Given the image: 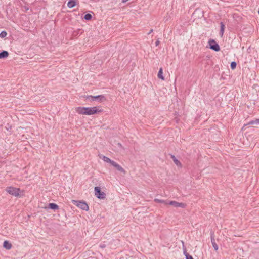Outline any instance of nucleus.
<instances>
[{
    "label": "nucleus",
    "instance_id": "1",
    "mask_svg": "<svg viewBox=\"0 0 259 259\" xmlns=\"http://www.w3.org/2000/svg\"><path fill=\"white\" fill-rule=\"evenodd\" d=\"M76 112L82 115H91L98 113L102 112V110L98 109L97 107H78L75 109Z\"/></svg>",
    "mask_w": 259,
    "mask_h": 259
},
{
    "label": "nucleus",
    "instance_id": "2",
    "mask_svg": "<svg viewBox=\"0 0 259 259\" xmlns=\"http://www.w3.org/2000/svg\"><path fill=\"white\" fill-rule=\"evenodd\" d=\"M6 191L13 196L16 197L20 196V190L19 188L10 186L6 188Z\"/></svg>",
    "mask_w": 259,
    "mask_h": 259
},
{
    "label": "nucleus",
    "instance_id": "3",
    "mask_svg": "<svg viewBox=\"0 0 259 259\" xmlns=\"http://www.w3.org/2000/svg\"><path fill=\"white\" fill-rule=\"evenodd\" d=\"M87 99L91 100L92 101L98 100L99 102H102L106 100V97L104 95L92 96L89 95L86 97Z\"/></svg>",
    "mask_w": 259,
    "mask_h": 259
},
{
    "label": "nucleus",
    "instance_id": "4",
    "mask_svg": "<svg viewBox=\"0 0 259 259\" xmlns=\"http://www.w3.org/2000/svg\"><path fill=\"white\" fill-rule=\"evenodd\" d=\"M95 195L98 198L100 199H104L106 197V194L104 192H101L100 187L98 186L95 187Z\"/></svg>",
    "mask_w": 259,
    "mask_h": 259
},
{
    "label": "nucleus",
    "instance_id": "5",
    "mask_svg": "<svg viewBox=\"0 0 259 259\" xmlns=\"http://www.w3.org/2000/svg\"><path fill=\"white\" fill-rule=\"evenodd\" d=\"M208 44L209 45V48L215 52H218L220 51V48L219 45L216 41L212 39H210L208 41Z\"/></svg>",
    "mask_w": 259,
    "mask_h": 259
},
{
    "label": "nucleus",
    "instance_id": "6",
    "mask_svg": "<svg viewBox=\"0 0 259 259\" xmlns=\"http://www.w3.org/2000/svg\"><path fill=\"white\" fill-rule=\"evenodd\" d=\"M165 204H169L175 207L185 208L186 206L185 203H180L175 201H170L168 203H165Z\"/></svg>",
    "mask_w": 259,
    "mask_h": 259
},
{
    "label": "nucleus",
    "instance_id": "7",
    "mask_svg": "<svg viewBox=\"0 0 259 259\" xmlns=\"http://www.w3.org/2000/svg\"><path fill=\"white\" fill-rule=\"evenodd\" d=\"M210 239L213 248L215 251H217L219 248L215 241V235L214 232L211 231L210 232Z\"/></svg>",
    "mask_w": 259,
    "mask_h": 259
},
{
    "label": "nucleus",
    "instance_id": "8",
    "mask_svg": "<svg viewBox=\"0 0 259 259\" xmlns=\"http://www.w3.org/2000/svg\"><path fill=\"white\" fill-rule=\"evenodd\" d=\"M77 206L83 210L88 211L89 210V206L87 203L84 202L78 201Z\"/></svg>",
    "mask_w": 259,
    "mask_h": 259
},
{
    "label": "nucleus",
    "instance_id": "9",
    "mask_svg": "<svg viewBox=\"0 0 259 259\" xmlns=\"http://www.w3.org/2000/svg\"><path fill=\"white\" fill-rule=\"evenodd\" d=\"M111 165L113 166H114L115 168H116V169L118 170V171H119L123 174H125L126 171L124 170V169L123 168H122L119 164L117 163L114 161H112Z\"/></svg>",
    "mask_w": 259,
    "mask_h": 259
},
{
    "label": "nucleus",
    "instance_id": "10",
    "mask_svg": "<svg viewBox=\"0 0 259 259\" xmlns=\"http://www.w3.org/2000/svg\"><path fill=\"white\" fill-rule=\"evenodd\" d=\"M48 208L49 209L55 210L59 208V206L56 203H50L48 204Z\"/></svg>",
    "mask_w": 259,
    "mask_h": 259
},
{
    "label": "nucleus",
    "instance_id": "11",
    "mask_svg": "<svg viewBox=\"0 0 259 259\" xmlns=\"http://www.w3.org/2000/svg\"><path fill=\"white\" fill-rule=\"evenodd\" d=\"M3 246L6 249L9 250L11 249L12 245L8 241L6 240L4 242Z\"/></svg>",
    "mask_w": 259,
    "mask_h": 259
},
{
    "label": "nucleus",
    "instance_id": "12",
    "mask_svg": "<svg viewBox=\"0 0 259 259\" xmlns=\"http://www.w3.org/2000/svg\"><path fill=\"white\" fill-rule=\"evenodd\" d=\"M171 158L172 159L175 164L178 167H182V164L179 160H178L174 155H171Z\"/></svg>",
    "mask_w": 259,
    "mask_h": 259
},
{
    "label": "nucleus",
    "instance_id": "13",
    "mask_svg": "<svg viewBox=\"0 0 259 259\" xmlns=\"http://www.w3.org/2000/svg\"><path fill=\"white\" fill-rule=\"evenodd\" d=\"M76 5V0H69L67 3V6L70 8H73Z\"/></svg>",
    "mask_w": 259,
    "mask_h": 259
},
{
    "label": "nucleus",
    "instance_id": "14",
    "mask_svg": "<svg viewBox=\"0 0 259 259\" xmlns=\"http://www.w3.org/2000/svg\"><path fill=\"white\" fill-rule=\"evenodd\" d=\"M9 55V53L7 51H3L0 52V58H7Z\"/></svg>",
    "mask_w": 259,
    "mask_h": 259
},
{
    "label": "nucleus",
    "instance_id": "15",
    "mask_svg": "<svg viewBox=\"0 0 259 259\" xmlns=\"http://www.w3.org/2000/svg\"><path fill=\"white\" fill-rule=\"evenodd\" d=\"M225 29V25L223 24L222 22L220 23V35L222 37L224 34Z\"/></svg>",
    "mask_w": 259,
    "mask_h": 259
},
{
    "label": "nucleus",
    "instance_id": "16",
    "mask_svg": "<svg viewBox=\"0 0 259 259\" xmlns=\"http://www.w3.org/2000/svg\"><path fill=\"white\" fill-rule=\"evenodd\" d=\"M157 76L159 78L161 79L162 80H164V77L163 75V70L162 68H160L159 70V71L158 72Z\"/></svg>",
    "mask_w": 259,
    "mask_h": 259
},
{
    "label": "nucleus",
    "instance_id": "17",
    "mask_svg": "<svg viewBox=\"0 0 259 259\" xmlns=\"http://www.w3.org/2000/svg\"><path fill=\"white\" fill-rule=\"evenodd\" d=\"M248 125L259 124V119H256L255 120H251L248 122Z\"/></svg>",
    "mask_w": 259,
    "mask_h": 259
},
{
    "label": "nucleus",
    "instance_id": "18",
    "mask_svg": "<svg viewBox=\"0 0 259 259\" xmlns=\"http://www.w3.org/2000/svg\"><path fill=\"white\" fill-rule=\"evenodd\" d=\"M102 159L104 161L107 163H110L111 164H112V161H113V160H111L109 158L105 156L103 157Z\"/></svg>",
    "mask_w": 259,
    "mask_h": 259
},
{
    "label": "nucleus",
    "instance_id": "19",
    "mask_svg": "<svg viewBox=\"0 0 259 259\" xmlns=\"http://www.w3.org/2000/svg\"><path fill=\"white\" fill-rule=\"evenodd\" d=\"M182 243L183 244V253L185 255V256H186V255H187L188 254H189L188 253H187V252L186 247L184 245V242L183 241H182Z\"/></svg>",
    "mask_w": 259,
    "mask_h": 259
},
{
    "label": "nucleus",
    "instance_id": "20",
    "mask_svg": "<svg viewBox=\"0 0 259 259\" xmlns=\"http://www.w3.org/2000/svg\"><path fill=\"white\" fill-rule=\"evenodd\" d=\"M83 18L86 20H90L92 18V16L91 14L88 13L84 16Z\"/></svg>",
    "mask_w": 259,
    "mask_h": 259
},
{
    "label": "nucleus",
    "instance_id": "21",
    "mask_svg": "<svg viewBox=\"0 0 259 259\" xmlns=\"http://www.w3.org/2000/svg\"><path fill=\"white\" fill-rule=\"evenodd\" d=\"M236 63L234 61H232L230 64V67L232 69H234L236 67Z\"/></svg>",
    "mask_w": 259,
    "mask_h": 259
},
{
    "label": "nucleus",
    "instance_id": "22",
    "mask_svg": "<svg viewBox=\"0 0 259 259\" xmlns=\"http://www.w3.org/2000/svg\"><path fill=\"white\" fill-rule=\"evenodd\" d=\"M7 33L5 31H3L0 33V37L1 38H4L6 36Z\"/></svg>",
    "mask_w": 259,
    "mask_h": 259
},
{
    "label": "nucleus",
    "instance_id": "23",
    "mask_svg": "<svg viewBox=\"0 0 259 259\" xmlns=\"http://www.w3.org/2000/svg\"><path fill=\"white\" fill-rule=\"evenodd\" d=\"M154 201L156 202H158V203H165L164 200H160V199H155Z\"/></svg>",
    "mask_w": 259,
    "mask_h": 259
},
{
    "label": "nucleus",
    "instance_id": "24",
    "mask_svg": "<svg viewBox=\"0 0 259 259\" xmlns=\"http://www.w3.org/2000/svg\"><path fill=\"white\" fill-rule=\"evenodd\" d=\"M186 259H193V258L191 255L188 254L186 256Z\"/></svg>",
    "mask_w": 259,
    "mask_h": 259
},
{
    "label": "nucleus",
    "instance_id": "25",
    "mask_svg": "<svg viewBox=\"0 0 259 259\" xmlns=\"http://www.w3.org/2000/svg\"><path fill=\"white\" fill-rule=\"evenodd\" d=\"M159 43H160V41H159V39H157V40L156 41V42H155V46H158V45H159Z\"/></svg>",
    "mask_w": 259,
    "mask_h": 259
},
{
    "label": "nucleus",
    "instance_id": "26",
    "mask_svg": "<svg viewBox=\"0 0 259 259\" xmlns=\"http://www.w3.org/2000/svg\"><path fill=\"white\" fill-rule=\"evenodd\" d=\"M100 247L101 248H105L106 247V245L104 244H101L100 245Z\"/></svg>",
    "mask_w": 259,
    "mask_h": 259
},
{
    "label": "nucleus",
    "instance_id": "27",
    "mask_svg": "<svg viewBox=\"0 0 259 259\" xmlns=\"http://www.w3.org/2000/svg\"><path fill=\"white\" fill-rule=\"evenodd\" d=\"M152 32H153V29H151V30H150V31L149 32V33H148V34H151Z\"/></svg>",
    "mask_w": 259,
    "mask_h": 259
},
{
    "label": "nucleus",
    "instance_id": "28",
    "mask_svg": "<svg viewBox=\"0 0 259 259\" xmlns=\"http://www.w3.org/2000/svg\"><path fill=\"white\" fill-rule=\"evenodd\" d=\"M258 13H259V12H258Z\"/></svg>",
    "mask_w": 259,
    "mask_h": 259
}]
</instances>
